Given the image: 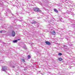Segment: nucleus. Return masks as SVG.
<instances>
[{
  "instance_id": "obj_1",
  "label": "nucleus",
  "mask_w": 75,
  "mask_h": 75,
  "mask_svg": "<svg viewBox=\"0 0 75 75\" xmlns=\"http://www.w3.org/2000/svg\"><path fill=\"white\" fill-rule=\"evenodd\" d=\"M7 69V67L6 66H3L2 67V71H6Z\"/></svg>"
},
{
  "instance_id": "obj_2",
  "label": "nucleus",
  "mask_w": 75,
  "mask_h": 75,
  "mask_svg": "<svg viewBox=\"0 0 75 75\" xmlns=\"http://www.w3.org/2000/svg\"><path fill=\"white\" fill-rule=\"evenodd\" d=\"M15 20L14 21H16V20H18V21H22V19L20 18V16H19L17 18H15Z\"/></svg>"
},
{
  "instance_id": "obj_3",
  "label": "nucleus",
  "mask_w": 75,
  "mask_h": 75,
  "mask_svg": "<svg viewBox=\"0 0 75 75\" xmlns=\"http://www.w3.org/2000/svg\"><path fill=\"white\" fill-rule=\"evenodd\" d=\"M32 18H29L28 19V20L29 21H32L31 22V23H32V24H35V23H36V22H35V21H34V20L33 21V20H32Z\"/></svg>"
},
{
  "instance_id": "obj_4",
  "label": "nucleus",
  "mask_w": 75,
  "mask_h": 75,
  "mask_svg": "<svg viewBox=\"0 0 75 75\" xmlns=\"http://www.w3.org/2000/svg\"><path fill=\"white\" fill-rule=\"evenodd\" d=\"M33 10L34 11H38V12H40V10H39L38 8H34Z\"/></svg>"
},
{
  "instance_id": "obj_5",
  "label": "nucleus",
  "mask_w": 75,
  "mask_h": 75,
  "mask_svg": "<svg viewBox=\"0 0 75 75\" xmlns=\"http://www.w3.org/2000/svg\"><path fill=\"white\" fill-rule=\"evenodd\" d=\"M45 43L47 45H51V42L48 41H46V42H45Z\"/></svg>"
},
{
  "instance_id": "obj_6",
  "label": "nucleus",
  "mask_w": 75,
  "mask_h": 75,
  "mask_svg": "<svg viewBox=\"0 0 75 75\" xmlns=\"http://www.w3.org/2000/svg\"><path fill=\"white\" fill-rule=\"evenodd\" d=\"M6 13V14H8L9 13H11V11H10V10L8 9L7 10Z\"/></svg>"
},
{
  "instance_id": "obj_7",
  "label": "nucleus",
  "mask_w": 75,
  "mask_h": 75,
  "mask_svg": "<svg viewBox=\"0 0 75 75\" xmlns=\"http://www.w3.org/2000/svg\"><path fill=\"white\" fill-rule=\"evenodd\" d=\"M15 32L14 31H12V37H14L15 36Z\"/></svg>"
},
{
  "instance_id": "obj_8",
  "label": "nucleus",
  "mask_w": 75,
  "mask_h": 75,
  "mask_svg": "<svg viewBox=\"0 0 75 75\" xmlns=\"http://www.w3.org/2000/svg\"><path fill=\"white\" fill-rule=\"evenodd\" d=\"M0 33H6V31L4 30H0Z\"/></svg>"
},
{
  "instance_id": "obj_9",
  "label": "nucleus",
  "mask_w": 75,
  "mask_h": 75,
  "mask_svg": "<svg viewBox=\"0 0 75 75\" xmlns=\"http://www.w3.org/2000/svg\"><path fill=\"white\" fill-rule=\"evenodd\" d=\"M51 33L52 34H53V35H55V32L54 31H51Z\"/></svg>"
},
{
  "instance_id": "obj_10",
  "label": "nucleus",
  "mask_w": 75,
  "mask_h": 75,
  "mask_svg": "<svg viewBox=\"0 0 75 75\" xmlns=\"http://www.w3.org/2000/svg\"><path fill=\"white\" fill-rule=\"evenodd\" d=\"M13 6H16V7H17V6H18V4L16 2V3H15V4L13 5Z\"/></svg>"
},
{
  "instance_id": "obj_11",
  "label": "nucleus",
  "mask_w": 75,
  "mask_h": 75,
  "mask_svg": "<svg viewBox=\"0 0 75 75\" xmlns=\"http://www.w3.org/2000/svg\"><path fill=\"white\" fill-rule=\"evenodd\" d=\"M66 4H67V6H69V5L68 4V3H69V0H66Z\"/></svg>"
},
{
  "instance_id": "obj_12",
  "label": "nucleus",
  "mask_w": 75,
  "mask_h": 75,
  "mask_svg": "<svg viewBox=\"0 0 75 75\" xmlns=\"http://www.w3.org/2000/svg\"><path fill=\"white\" fill-rule=\"evenodd\" d=\"M17 42V40H15L13 41V43H15L16 42Z\"/></svg>"
},
{
  "instance_id": "obj_13",
  "label": "nucleus",
  "mask_w": 75,
  "mask_h": 75,
  "mask_svg": "<svg viewBox=\"0 0 75 75\" xmlns=\"http://www.w3.org/2000/svg\"><path fill=\"white\" fill-rule=\"evenodd\" d=\"M58 55H59V56H61V55H62V54L61 53H59L58 54Z\"/></svg>"
},
{
  "instance_id": "obj_14",
  "label": "nucleus",
  "mask_w": 75,
  "mask_h": 75,
  "mask_svg": "<svg viewBox=\"0 0 75 75\" xmlns=\"http://www.w3.org/2000/svg\"><path fill=\"white\" fill-rule=\"evenodd\" d=\"M54 11H56V13H58V10H57L56 9H54Z\"/></svg>"
},
{
  "instance_id": "obj_15",
  "label": "nucleus",
  "mask_w": 75,
  "mask_h": 75,
  "mask_svg": "<svg viewBox=\"0 0 75 75\" xmlns=\"http://www.w3.org/2000/svg\"><path fill=\"white\" fill-rule=\"evenodd\" d=\"M21 62H25V60L24 59H21Z\"/></svg>"
},
{
  "instance_id": "obj_16",
  "label": "nucleus",
  "mask_w": 75,
  "mask_h": 75,
  "mask_svg": "<svg viewBox=\"0 0 75 75\" xmlns=\"http://www.w3.org/2000/svg\"><path fill=\"white\" fill-rule=\"evenodd\" d=\"M11 15H12V16H13V17H11V18H14V17H15V16L14 15H13V14H12Z\"/></svg>"
},
{
  "instance_id": "obj_17",
  "label": "nucleus",
  "mask_w": 75,
  "mask_h": 75,
  "mask_svg": "<svg viewBox=\"0 0 75 75\" xmlns=\"http://www.w3.org/2000/svg\"><path fill=\"white\" fill-rule=\"evenodd\" d=\"M66 14H65V13H64V18H65L66 17Z\"/></svg>"
},
{
  "instance_id": "obj_18",
  "label": "nucleus",
  "mask_w": 75,
  "mask_h": 75,
  "mask_svg": "<svg viewBox=\"0 0 75 75\" xmlns=\"http://www.w3.org/2000/svg\"><path fill=\"white\" fill-rule=\"evenodd\" d=\"M58 59L59 61H61L62 60V58H59Z\"/></svg>"
},
{
  "instance_id": "obj_19",
  "label": "nucleus",
  "mask_w": 75,
  "mask_h": 75,
  "mask_svg": "<svg viewBox=\"0 0 75 75\" xmlns=\"http://www.w3.org/2000/svg\"><path fill=\"white\" fill-rule=\"evenodd\" d=\"M28 58H31V56H30V55H28Z\"/></svg>"
},
{
  "instance_id": "obj_20",
  "label": "nucleus",
  "mask_w": 75,
  "mask_h": 75,
  "mask_svg": "<svg viewBox=\"0 0 75 75\" xmlns=\"http://www.w3.org/2000/svg\"><path fill=\"white\" fill-rule=\"evenodd\" d=\"M23 48H24V49H25V50H26V49H27V48L25 46L23 47Z\"/></svg>"
},
{
  "instance_id": "obj_21",
  "label": "nucleus",
  "mask_w": 75,
  "mask_h": 75,
  "mask_svg": "<svg viewBox=\"0 0 75 75\" xmlns=\"http://www.w3.org/2000/svg\"><path fill=\"white\" fill-rule=\"evenodd\" d=\"M11 67H12V68H14V67H15L14 66H11Z\"/></svg>"
},
{
  "instance_id": "obj_22",
  "label": "nucleus",
  "mask_w": 75,
  "mask_h": 75,
  "mask_svg": "<svg viewBox=\"0 0 75 75\" xmlns=\"http://www.w3.org/2000/svg\"><path fill=\"white\" fill-rule=\"evenodd\" d=\"M37 52H38V53H39V51L38 50H37L36 52V54H37Z\"/></svg>"
},
{
  "instance_id": "obj_23",
  "label": "nucleus",
  "mask_w": 75,
  "mask_h": 75,
  "mask_svg": "<svg viewBox=\"0 0 75 75\" xmlns=\"http://www.w3.org/2000/svg\"><path fill=\"white\" fill-rule=\"evenodd\" d=\"M10 4H13V3H11V1H10Z\"/></svg>"
},
{
  "instance_id": "obj_24",
  "label": "nucleus",
  "mask_w": 75,
  "mask_h": 75,
  "mask_svg": "<svg viewBox=\"0 0 75 75\" xmlns=\"http://www.w3.org/2000/svg\"><path fill=\"white\" fill-rule=\"evenodd\" d=\"M16 14L17 15H18V14H19V13H18V12H17Z\"/></svg>"
},
{
  "instance_id": "obj_25",
  "label": "nucleus",
  "mask_w": 75,
  "mask_h": 75,
  "mask_svg": "<svg viewBox=\"0 0 75 75\" xmlns=\"http://www.w3.org/2000/svg\"><path fill=\"white\" fill-rule=\"evenodd\" d=\"M72 13V14H71L72 15H74V13L72 12V13Z\"/></svg>"
},
{
  "instance_id": "obj_26",
  "label": "nucleus",
  "mask_w": 75,
  "mask_h": 75,
  "mask_svg": "<svg viewBox=\"0 0 75 75\" xmlns=\"http://www.w3.org/2000/svg\"><path fill=\"white\" fill-rule=\"evenodd\" d=\"M52 24H51V23H50V24H49V25H51Z\"/></svg>"
},
{
  "instance_id": "obj_27",
  "label": "nucleus",
  "mask_w": 75,
  "mask_h": 75,
  "mask_svg": "<svg viewBox=\"0 0 75 75\" xmlns=\"http://www.w3.org/2000/svg\"><path fill=\"white\" fill-rule=\"evenodd\" d=\"M22 13V12H20V14H21Z\"/></svg>"
},
{
  "instance_id": "obj_28",
  "label": "nucleus",
  "mask_w": 75,
  "mask_h": 75,
  "mask_svg": "<svg viewBox=\"0 0 75 75\" xmlns=\"http://www.w3.org/2000/svg\"><path fill=\"white\" fill-rule=\"evenodd\" d=\"M18 40H20V39H18Z\"/></svg>"
},
{
  "instance_id": "obj_29",
  "label": "nucleus",
  "mask_w": 75,
  "mask_h": 75,
  "mask_svg": "<svg viewBox=\"0 0 75 75\" xmlns=\"http://www.w3.org/2000/svg\"><path fill=\"white\" fill-rule=\"evenodd\" d=\"M22 10H24V9L23 8V9H22Z\"/></svg>"
},
{
  "instance_id": "obj_30",
  "label": "nucleus",
  "mask_w": 75,
  "mask_h": 75,
  "mask_svg": "<svg viewBox=\"0 0 75 75\" xmlns=\"http://www.w3.org/2000/svg\"><path fill=\"white\" fill-rule=\"evenodd\" d=\"M30 15H29V16H30Z\"/></svg>"
}]
</instances>
